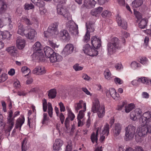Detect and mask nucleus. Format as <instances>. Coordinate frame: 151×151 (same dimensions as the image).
<instances>
[{
  "label": "nucleus",
  "instance_id": "f257e3e1",
  "mask_svg": "<svg viewBox=\"0 0 151 151\" xmlns=\"http://www.w3.org/2000/svg\"><path fill=\"white\" fill-rule=\"evenodd\" d=\"M32 50L34 52L33 57L34 59L40 61H44L45 60V57L43 53L42 50V46L39 42H36L32 47Z\"/></svg>",
  "mask_w": 151,
  "mask_h": 151
},
{
  "label": "nucleus",
  "instance_id": "f03ea898",
  "mask_svg": "<svg viewBox=\"0 0 151 151\" xmlns=\"http://www.w3.org/2000/svg\"><path fill=\"white\" fill-rule=\"evenodd\" d=\"M91 111L93 113H97L98 117L102 118L105 114V106L103 105H100L99 101L96 99L93 102Z\"/></svg>",
  "mask_w": 151,
  "mask_h": 151
},
{
  "label": "nucleus",
  "instance_id": "7ed1b4c3",
  "mask_svg": "<svg viewBox=\"0 0 151 151\" xmlns=\"http://www.w3.org/2000/svg\"><path fill=\"white\" fill-rule=\"evenodd\" d=\"M13 112L12 110H10L8 113V116L7 118V128L5 130L6 133H9V134L10 131L14 127V118L15 117L19 115V112L16 111L14 113V116H13Z\"/></svg>",
  "mask_w": 151,
  "mask_h": 151
},
{
  "label": "nucleus",
  "instance_id": "20e7f679",
  "mask_svg": "<svg viewBox=\"0 0 151 151\" xmlns=\"http://www.w3.org/2000/svg\"><path fill=\"white\" fill-rule=\"evenodd\" d=\"M107 47L108 52L109 54H112L115 52L117 50L120 48L118 38H113L111 42L108 44Z\"/></svg>",
  "mask_w": 151,
  "mask_h": 151
},
{
  "label": "nucleus",
  "instance_id": "39448f33",
  "mask_svg": "<svg viewBox=\"0 0 151 151\" xmlns=\"http://www.w3.org/2000/svg\"><path fill=\"white\" fill-rule=\"evenodd\" d=\"M58 24L55 22L49 26L47 31L44 32V36L46 37H50L51 36L58 33L57 29L58 27Z\"/></svg>",
  "mask_w": 151,
  "mask_h": 151
},
{
  "label": "nucleus",
  "instance_id": "423d86ee",
  "mask_svg": "<svg viewBox=\"0 0 151 151\" xmlns=\"http://www.w3.org/2000/svg\"><path fill=\"white\" fill-rule=\"evenodd\" d=\"M139 122L142 125L151 122V113L149 111L144 113L139 119Z\"/></svg>",
  "mask_w": 151,
  "mask_h": 151
},
{
  "label": "nucleus",
  "instance_id": "0eeeda50",
  "mask_svg": "<svg viewBox=\"0 0 151 151\" xmlns=\"http://www.w3.org/2000/svg\"><path fill=\"white\" fill-rule=\"evenodd\" d=\"M66 26L71 33L75 35L78 34V25L73 21L70 20L67 22Z\"/></svg>",
  "mask_w": 151,
  "mask_h": 151
},
{
  "label": "nucleus",
  "instance_id": "6e6552de",
  "mask_svg": "<svg viewBox=\"0 0 151 151\" xmlns=\"http://www.w3.org/2000/svg\"><path fill=\"white\" fill-rule=\"evenodd\" d=\"M83 51L85 54L91 56H96L98 53V51L94 48H91L88 44L84 45Z\"/></svg>",
  "mask_w": 151,
  "mask_h": 151
},
{
  "label": "nucleus",
  "instance_id": "1a4fd4ad",
  "mask_svg": "<svg viewBox=\"0 0 151 151\" xmlns=\"http://www.w3.org/2000/svg\"><path fill=\"white\" fill-rule=\"evenodd\" d=\"M142 114L141 109L137 108L132 111L130 114V118L132 120L136 121L139 119Z\"/></svg>",
  "mask_w": 151,
  "mask_h": 151
},
{
  "label": "nucleus",
  "instance_id": "9d476101",
  "mask_svg": "<svg viewBox=\"0 0 151 151\" xmlns=\"http://www.w3.org/2000/svg\"><path fill=\"white\" fill-rule=\"evenodd\" d=\"M57 12L58 14L63 16L67 19H68L70 17V14L68 10L65 7L61 5H58Z\"/></svg>",
  "mask_w": 151,
  "mask_h": 151
},
{
  "label": "nucleus",
  "instance_id": "9b49d317",
  "mask_svg": "<svg viewBox=\"0 0 151 151\" xmlns=\"http://www.w3.org/2000/svg\"><path fill=\"white\" fill-rule=\"evenodd\" d=\"M91 42L93 48L95 50H97L101 45V40L99 37L96 36L92 37L91 38Z\"/></svg>",
  "mask_w": 151,
  "mask_h": 151
},
{
  "label": "nucleus",
  "instance_id": "f8f14e48",
  "mask_svg": "<svg viewBox=\"0 0 151 151\" xmlns=\"http://www.w3.org/2000/svg\"><path fill=\"white\" fill-rule=\"evenodd\" d=\"M74 48V47L72 44H67L62 52V55L64 57H65L71 54L73 51Z\"/></svg>",
  "mask_w": 151,
  "mask_h": 151
},
{
  "label": "nucleus",
  "instance_id": "ddd939ff",
  "mask_svg": "<svg viewBox=\"0 0 151 151\" xmlns=\"http://www.w3.org/2000/svg\"><path fill=\"white\" fill-rule=\"evenodd\" d=\"M27 30L28 32L26 33L25 36L28 39L30 40H33L37 35V32L35 30L31 28L30 27H28Z\"/></svg>",
  "mask_w": 151,
  "mask_h": 151
},
{
  "label": "nucleus",
  "instance_id": "4468645a",
  "mask_svg": "<svg viewBox=\"0 0 151 151\" xmlns=\"http://www.w3.org/2000/svg\"><path fill=\"white\" fill-rule=\"evenodd\" d=\"M46 72L44 67L41 66H38L32 70L34 74L41 75L45 74Z\"/></svg>",
  "mask_w": 151,
  "mask_h": 151
},
{
  "label": "nucleus",
  "instance_id": "2eb2a0df",
  "mask_svg": "<svg viewBox=\"0 0 151 151\" xmlns=\"http://www.w3.org/2000/svg\"><path fill=\"white\" fill-rule=\"evenodd\" d=\"M51 63H55L56 62H60L62 60V57L58 53L55 52L49 58Z\"/></svg>",
  "mask_w": 151,
  "mask_h": 151
},
{
  "label": "nucleus",
  "instance_id": "dca6fc26",
  "mask_svg": "<svg viewBox=\"0 0 151 151\" xmlns=\"http://www.w3.org/2000/svg\"><path fill=\"white\" fill-rule=\"evenodd\" d=\"M106 94L108 97L111 96L114 99L119 96V94L116 92L115 89L113 88H110L109 90H107L106 91Z\"/></svg>",
  "mask_w": 151,
  "mask_h": 151
},
{
  "label": "nucleus",
  "instance_id": "f3484780",
  "mask_svg": "<svg viewBox=\"0 0 151 151\" xmlns=\"http://www.w3.org/2000/svg\"><path fill=\"white\" fill-rule=\"evenodd\" d=\"M82 105H83L84 111H85L86 109V104L83 100H80L78 102L74 104V106L76 112L77 113L78 111L82 108Z\"/></svg>",
  "mask_w": 151,
  "mask_h": 151
},
{
  "label": "nucleus",
  "instance_id": "a211bd4d",
  "mask_svg": "<svg viewBox=\"0 0 151 151\" xmlns=\"http://www.w3.org/2000/svg\"><path fill=\"white\" fill-rule=\"evenodd\" d=\"M116 20L119 26H121L124 29H126L127 27V22L124 20L122 19L121 16L119 14L116 16Z\"/></svg>",
  "mask_w": 151,
  "mask_h": 151
},
{
  "label": "nucleus",
  "instance_id": "6ab92c4d",
  "mask_svg": "<svg viewBox=\"0 0 151 151\" xmlns=\"http://www.w3.org/2000/svg\"><path fill=\"white\" fill-rule=\"evenodd\" d=\"M63 144V141L60 139H56L53 145V150L55 151L59 150Z\"/></svg>",
  "mask_w": 151,
  "mask_h": 151
},
{
  "label": "nucleus",
  "instance_id": "aec40b11",
  "mask_svg": "<svg viewBox=\"0 0 151 151\" xmlns=\"http://www.w3.org/2000/svg\"><path fill=\"white\" fill-rule=\"evenodd\" d=\"M60 37L63 40L68 41L70 39V37L68 32L65 30L61 31L59 34Z\"/></svg>",
  "mask_w": 151,
  "mask_h": 151
},
{
  "label": "nucleus",
  "instance_id": "412c9836",
  "mask_svg": "<svg viewBox=\"0 0 151 151\" xmlns=\"http://www.w3.org/2000/svg\"><path fill=\"white\" fill-rule=\"evenodd\" d=\"M122 125L119 123L115 124L113 129V132L115 137L118 136L120 133L122 129Z\"/></svg>",
  "mask_w": 151,
  "mask_h": 151
},
{
  "label": "nucleus",
  "instance_id": "4be33fe9",
  "mask_svg": "<svg viewBox=\"0 0 151 151\" xmlns=\"http://www.w3.org/2000/svg\"><path fill=\"white\" fill-rule=\"evenodd\" d=\"M25 43V40L22 37H18L16 41L17 46L19 49H22L24 47Z\"/></svg>",
  "mask_w": 151,
  "mask_h": 151
},
{
  "label": "nucleus",
  "instance_id": "5701e85b",
  "mask_svg": "<svg viewBox=\"0 0 151 151\" xmlns=\"http://www.w3.org/2000/svg\"><path fill=\"white\" fill-rule=\"evenodd\" d=\"M139 127L137 129V131L139 136H143L144 137L147 135L148 132L147 128L145 126V125Z\"/></svg>",
  "mask_w": 151,
  "mask_h": 151
},
{
  "label": "nucleus",
  "instance_id": "b1692460",
  "mask_svg": "<svg viewBox=\"0 0 151 151\" xmlns=\"http://www.w3.org/2000/svg\"><path fill=\"white\" fill-rule=\"evenodd\" d=\"M24 121L25 119L23 116L17 119L16 121L15 128L17 129L19 128V130H20L22 125L24 123Z\"/></svg>",
  "mask_w": 151,
  "mask_h": 151
},
{
  "label": "nucleus",
  "instance_id": "393cba45",
  "mask_svg": "<svg viewBox=\"0 0 151 151\" xmlns=\"http://www.w3.org/2000/svg\"><path fill=\"white\" fill-rule=\"evenodd\" d=\"M28 27H26L24 28L23 25L21 24H20V25L18 27L17 33L23 36H25Z\"/></svg>",
  "mask_w": 151,
  "mask_h": 151
},
{
  "label": "nucleus",
  "instance_id": "a878e982",
  "mask_svg": "<svg viewBox=\"0 0 151 151\" xmlns=\"http://www.w3.org/2000/svg\"><path fill=\"white\" fill-rule=\"evenodd\" d=\"M44 51L45 56L48 58L55 52L51 48L48 46L44 48Z\"/></svg>",
  "mask_w": 151,
  "mask_h": 151
},
{
  "label": "nucleus",
  "instance_id": "bb28decb",
  "mask_svg": "<svg viewBox=\"0 0 151 151\" xmlns=\"http://www.w3.org/2000/svg\"><path fill=\"white\" fill-rule=\"evenodd\" d=\"M0 14L4 13L7 9V4L4 1H0Z\"/></svg>",
  "mask_w": 151,
  "mask_h": 151
},
{
  "label": "nucleus",
  "instance_id": "cd10ccee",
  "mask_svg": "<svg viewBox=\"0 0 151 151\" xmlns=\"http://www.w3.org/2000/svg\"><path fill=\"white\" fill-rule=\"evenodd\" d=\"M103 9V7H99L92 10L91 12V14L93 16H97L101 13Z\"/></svg>",
  "mask_w": 151,
  "mask_h": 151
},
{
  "label": "nucleus",
  "instance_id": "c85d7f7f",
  "mask_svg": "<svg viewBox=\"0 0 151 151\" xmlns=\"http://www.w3.org/2000/svg\"><path fill=\"white\" fill-rule=\"evenodd\" d=\"M134 134L125 132L124 139L126 141H129L132 140L134 136Z\"/></svg>",
  "mask_w": 151,
  "mask_h": 151
},
{
  "label": "nucleus",
  "instance_id": "c756f323",
  "mask_svg": "<svg viewBox=\"0 0 151 151\" xmlns=\"http://www.w3.org/2000/svg\"><path fill=\"white\" fill-rule=\"evenodd\" d=\"M99 131V129L96 130V133L93 132L91 134V139L92 142L94 143L95 142L97 143V141L98 140V132Z\"/></svg>",
  "mask_w": 151,
  "mask_h": 151
},
{
  "label": "nucleus",
  "instance_id": "7c9ffc66",
  "mask_svg": "<svg viewBox=\"0 0 151 151\" xmlns=\"http://www.w3.org/2000/svg\"><path fill=\"white\" fill-rule=\"evenodd\" d=\"M136 127L132 124H130L125 128L126 132L135 134Z\"/></svg>",
  "mask_w": 151,
  "mask_h": 151
},
{
  "label": "nucleus",
  "instance_id": "2f4dec72",
  "mask_svg": "<svg viewBox=\"0 0 151 151\" xmlns=\"http://www.w3.org/2000/svg\"><path fill=\"white\" fill-rule=\"evenodd\" d=\"M86 25L87 28V32L89 33L91 32H94V29L93 23L92 24L90 22H87Z\"/></svg>",
  "mask_w": 151,
  "mask_h": 151
},
{
  "label": "nucleus",
  "instance_id": "473e14b6",
  "mask_svg": "<svg viewBox=\"0 0 151 151\" xmlns=\"http://www.w3.org/2000/svg\"><path fill=\"white\" fill-rule=\"evenodd\" d=\"M5 50L12 56H14L15 54L16 50L14 46H12L7 47Z\"/></svg>",
  "mask_w": 151,
  "mask_h": 151
},
{
  "label": "nucleus",
  "instance_id": "72a5a7b5",
  "mask_svg": "<svg viewBox=\"0 0 151 151\" xmlns=\"http://www.w3.org/2000/svg\"><path fill=\"white\" fill-rule=\"evenodd\" d=\"M142 0H135L132 3V6L134 8L138 7L143 4Z\"/></svg>",
  "mask_w": 151,
  "mask_h": 151
},
{
  "label": "nucleus",
  "instance_id": "f704fd0d",
  "mask_svg": "<svg viewBox=\"0 0 151 151\" xmlns=\"http://www.w3.org/2000/svg\"><path fill=\"white\" fill-rule=\"evenodd\" d=\"M104 75L105 78L107 80H109L111 78V73L108 69H106L105 70L104 72Z\"/></svg>",
  "mask_w": 151,
  "mask_h": 151
},
{
  "label": "nucleus",
  "instance_id": "c9c22d12",
  "mask_svg": "<svg viewBox=\"0 0 151 151\" xmlns=\"http://www.w3.org/2000/svg\"><path fill=\"white\" fill-rule=\"evenodd\" d=\"M56 91L55 89H51L48 91V96L50 99H54L56 96Z\"/></svg>",
  "mask_w": 151,
  "mask_h": 151
},
{
  "label": "nucleus",
  "instance_id": "e433bc0d",
  "mask_svg": "<svg viewBox=\"0 0 151 151\" xmlns=\"http://www.w3.org/2000/svg\"><path fill=\"white\" fill-rule=\"evenodd\" d=\"M135 107L134 104L131 103L125 107V111L126 113H128L133 109Z\"/></svg>",
  "mask_w": 151,
  "mask_h": 151
},
{
  "label": "nucleus",
  "instance_id": "4c0bfd02",
  "mask_svg": "<svg viewBox=\"0 0 151 151\" xmlns=\"http://www.w3.org/2000/svg\"><path fill=\"white\" fill-rule=\"evenodd\" d=\"M109 124L106 123L104 127V129L102 131V132L101 133V134H102L103 135H106L107 136H108L109 133Z\"/></svg>",
  "mask_w": 151,
  "mask_h": 151
},
{
  "label": "nucleus",
  "instance_id": "58836bf2",
  "mask_svg": "<svg viewBox=\"0 0 151 151\" xmlns=\"http://www.w3.org/2000/svg\"><path fill=\"white\" fill-rule=\"evenodd\" d=\"M148 21L146 19H142L139 23V27L141 29H144L147 26Z\"/></svg>",
  "mask_w": 151,
  "mask_h": 151
},
{
  "label": "nucleus",
  "instance_id": "ea45409f",
  "mask_svg": "<svg viewBox=\"0 0 151 151\" xmlns=\"http://www.w3.org/2000/svg\"><path fill=\"white\" fill-rule=\"evenodd\" d=\"M139 62L141 64L145 65H147L149 63V61L147 58L144 57L140 58Z\"/></svg>",
  "mask_w": 151,
  "mask_h": 151
},
{
  "label": "nucleus",
  "instance_id": "a19ab883",
  "mask_svg": "<svg viewBox=\"0 0 151 151\" xmlns=\"http://www.w3.org/2000/svg\"><path fill=\"white\" fill-rule=\"evenodd\" d=\"M131 68L134 69L135 70L140 67V65L139 63L136 61H133L131 64Z\"/></svg>",
  "mask_w": 151,
  "mask_h": 151
},
{
  "label": "nucleus",
  "instance_id": "79ce46f5",
  "mask_svg": "<svg viewBox=\"0 0 151 151\" xmlns=\"http://www.w3.org/2000/svg\"><path fill=\"white\" fill-rule=\"evenodd\" d=\"M95 2V4L93 6H92L91 4H88V5H89L91 7H94L96 4V2L100 5H102L104 4L105 3L107 2L109 0H93Z\"/></svg>",
  "mask_w": 151,
  "mask_h": 151
},
{
  "label": "nucleus",
  "instance_id": "37998d69",
  "mask_svg": "<svg viewBox=\"0 0 151 151\" xmlns=\"http://www.w3.org/2000/svg\"><path fill=\"white\" fill-rule=\"evenodd\" d=\"M27 141L26 138H24L22 143V151H26L27 148Z\"/></svg>",
  "mask_w": 151,
  "mask_h": 151
},
{
  "label": "nucleus",
  "instance_id": "c03bdc74",
  "mask_svg": "<svg viewBox=\"0 0 151 151\" xmlns=\"http://www.w3.org/2000/svg\"><path fill=\"white\" fill-rule=\"evenodd\" d=\"M53 108L50 102L48 103V113L50 117H52V114Z\"/></svg>",
  "mask_w": 151,
  "mask_h": 151
},
{
  "label": "nucleus",
  "instance_id": "a18cd8bd",
  "mask_svg": "<svg viewBox=\"0 0 151 151\" xmlns=\"http://www.w3.org/2000/svg\"><path fill=\"white\" fill-rule=\"evenodd\" d=\"M130 36L129 34L126 31H124L122 32V36L123 37L122 40V42L123 43H124L125 42V39L124 38H127Z\"/></svg>",
  "mask_w": 151,
  "mask_h": 151
},
{
  "label": "nucleus",
  "instance_id": "49530a36",
  "mask_svg": "<svg viewBox=\"0 0 151 151\" xmlns=\"http://www.w3.org/2000/svg\"><path fill=\"white\" fill-rule=\"evenodd\" d=\"M22 19L27 25H30L32 24V22L25 16H23L22 17Z\"/></svg>",
  "mask_w": 151,
  "mask_h": 151
},
{
  "label": "nucleus",
  "instance_id": "de8ad7c7",
  "mask_svg": "<svg viewBox=\"0 0 151 151\" xmlns=\"http://www.w3.org/2000/svg\"><path fill=\"white\" fill-rule=\"evenodd\" d=\"M8 78V76L5 73H2L0 76V83L5 81Z\"/></svg>",
  "mask_w": 151,
  "mask_h": 151
},
{
  "label": "nucleus",
  "instance_id": "09e8293b",
  "mask_svg": "<svg viewBox=\"0 0 151 151\" xmlns=\"http://www.w3.org/2000/svg\"><path fill=\"white\" fill-rule=\"evenodd\" d=\"M48 43L49 45L52 48L55 49L56 48L58 47L59 45H57L55 43H54L52 40H49Z\"/></svg>",
  "mask_w": 151,
  "mask_h": 151
},
{
  "label": "nucleus",
  "instance_id": "8fccbe9b",
  "mask_svg": "<svg viewBox=\"0 0 151 151\" xmlns=\"http://www.w3.org/2000/svg\"><path fill=\"white\" fill-rule=\"evenodd\" d=\"M24 9L25 10H28L34 8V6L33 4H26L24 5Z\"/></svg>",
  "mask_w": 151,
  "mask_h": 151
},
{
  "label": "nucleus",
  "instance_id": "3c124183",
  "mask_svg": "<svg viewBox=\"0 0 151 151\" xmlns=\"http://www.w3.org/2000/svg\"><path fill=\"white\" fill-rule=\"evenodd\" d=\"M84 110H81L79 111V113L77 116V119L78 120L82 119L84 116L85 114L84 112Z\"/></svg>",
  "mask_w": 151,
  "mask_h": 151
},
{
  "label": "nucleus",
  "instance_id": "603ef678",
  "mask_svg": "<svg viewBox=\"0 0 151 151\" xmlns=\"http://www.w3.org/2000/svg\"><path fill=\"white\" fill-rule=\"evenodd\" d=\"M42 106L43 111L44 112L46 111L47 106V100L45 99H44L42 100Z\"/></svg>",
  "mask_w": 151,
  "mask_h": 151
},
{
  "label": "nucleus",
  "instance_id": "864d4df0",
  "mask_svg": "<svg viewBox=\"0 0 151 151\" xmlns=\"http://www.w3.org/2000/svg\"><path fill=\"white\" fill-rule=\"evenodd\" d=\"M90 39V36L89 33L87 32L84 36L83 40L85 42H87Z\"/></svg>",
  "mask_w": 151,
  "mask_h": 151
},
{
  "label": "nucleus",
  "instance_id": "5fc2aeb1",
  "mask_svg": "<svg viewBox=\"0 0 151 151\" xmlns=\"http://www.w3.org/2000/svg\"><path fill=\"white\" fill-rule=\"evenodd\" d=\"M114 81L116 84L120 85L123 83V81L122 79L117 77L114 79Z\"/></svg>",
  "mask_w": 151,
  "mask_h": 151
},
{
  "label": "nucleus",
  "instance_id": "6e6d98bb",
  "mask_svg": "<svg viewBox=\"0 0 151 151\" xmlns=\"http://www.w3.org/2000/svg\"><path fill=\"white\" fill-rule=\"evenodd\" d=\"M47 12V9L44 7L39 8V13L41 15H45Z\"/></svg>",
  "mask_w": 151,
  "mask_h": 151
},
{
  "label": "nucleus",
  "instance_id": "4d7b16f0",
  "mask_svg": "<svg viewBox=\"0 0 151 151\" xmlns=\"http://www.w3.org/2000/svg\"><path fill=\"white\" fill-rule=\"evenodd\" d=\"M73 68L76 71H79L82 70L83 67L79 65V64H76L73 66Z\"/></svg>",
  "mask_w": 151,
  "mask_h": 151
},
{
  "label": "nucleus",
  "instance_id": "13d9d810",
  "mask_svg": "<svg viewBox=\"0 0 151 151\" xmlns=\"http://www.w3.org/2000/svg\"><path fill=\"white\" fill-rule=\"evenodd\" d=\"M22 71L24 74L29 73L30 72V69L26 66L23 67L22 68Z\"/></svg>",
  "mask_w": 151,
  "mask_h": 151
},
{
  "label": "nucleus",
  "instance_id": "bf43d9fd",
  "mask_svg": "<svg viewBox=\"0 0 151 151\" xmlns=\"http://www.w3.org/2000/svg\"><path fill=\"white\" fill-rule=\"evenodd\" d=\"M40 8L43 7L45 4V3L42 0H39L35 5Z\"/></svg>",
  "mask_w": 151,
  "mask_h": 151
},
{
  "label": "nucleus",
  "instance_id": "052dcab7",
  "mask_svg": "<svg viewBox=\"0 0 151 151\" xmlns=\"http://www.w3.org/2000/svg\"><path fill=\"white\" fill-rule=\"evenodd\" d=\"M68 117L71 121H73L75 117L74 114L71 110L68 111Z\"/></svg>",
  "mask_w": 151,
  "mask_h": 151
},
{
  "label": "nucleus",
  "instance_id": "680f3d73",
  "mask_svg": "<svg viewBox=\"0 0 151 151\" xmlns=\"http://www.w3.org/2000/svg\"><path fill=\"white\" fill-rule=\"evenodd\" d=\"M110 14V12L107 10L104 11L102 13V16L104 18L109 17Z\"/></svg>",
  "mask_w": 151,
  "mask_h": 151
},
{
  "label": "nucleus",
  "instance_id": "e2e57ef3",
  "mask_svg": "<svg viewBox=\"0 0 151 151\" xmlns=\"http://www.w3.org/2000/svg\"><path fill=\"white\" fill-rule=\"evenodd\" d=\"M72 148V145L71 141H69L68 145L66 146L65 151H71Z\"/></svg>",
  "mask_w": 151,
  "mask_h": 151
},
{
  "label": "nucleus",
  "instance_id": "0e129e2a",
  "mask_svg": "<svg viewBox=\"0 0 151 151\" xmlns=\"http://www.w3.org/2000/svg\"><path fill=\"white\" fill-rule=\"evenodd\" d=\"M11 36L9 32L8 31H6L3 32V39L9 37Z\"/></svg>",
  "mask_w": 151,
  "mask_h": 151
},
{
  "label": "nucleus",
  "instance_id": "69168bd1",
  "mask_svg": "<svg viewBox=\"0 0 151 151\" xmlns=\"http://www.w3.org/2000/svg\"><path fill=\"white\" fill-rule=\"evenodd\" d=\"M48 120V118L47 117V115L46 113H44L43 114V119L42 121V123L43 124H46V121Z\"/></svg>",
  "mask_w": 151,
  "mask_h": 151
},
{
  "label": "nucleus",
  "instance_id": "338daca9",
  "mask_svg": "<svg viewBox=\"0 0 151 151\" xmlns=\"http://www.w3.org/2000/svg\"><path fill=\"white\" fill-rule=\"evenodd\" d=\"M143 136H140L138 134L136 136V140L137 142H141L143 139Z\"/></svg>",
  "mask_w": 151,
  "mask_h": 151
},
{
  "label": "nucleus",
  "instance_id": "774afa93",
  "mask_svg": "<svg viewBox=\"0 0 151 151\" xmlns=\"http://www.w3.org/2000/svg\"><path fill=\"white\" fill-rule=\"evenodd\" d=\"M148 133H151V122L146 124Z\"/></svg>",
  "mask_w": 151,
  "mask_h": 151
}]
</instances>
